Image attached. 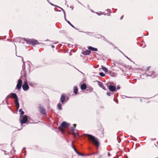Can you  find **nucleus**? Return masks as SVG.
Here are the masks:
<instances>
[{
	"label": "nucleus",
	"mask_w": 158,
	"mask_h": 158,
	"mask_svg": "<svg viewBox=\"0 0 158 158\" xmlns=\"http://www.w3.org/2000/svg\"><path fill=\"white\" fill-rule=\"evenodd\" d=\"M87 135L89 140L91 141L97 147L99 146L98 141L97 138L90 135Z\"/></svg>",
	"instance_id": "nucleus-1"
},
{
	"label": "nucleus",
	"mask_w": 158,
	"mask_h": 158,
	"mask_svg": "<svg viewBox=\"0 0 158 158\" xmlns=\"http://www.w3.org/2000/svg\"><path fill=\"white\" fill-rule=\"evenodd\" d=\"M8 97H9L13 98H15V102L18 109L19 107V104L18 101V97L15 94L12 93L9 94L8 96Z\"/></svg>",
	"instance_id": "nucleus-2"
},
{
	"label": "nucleus",
	"mask_w": 158,
	"mask_h": 158,
	"mask_svg": "<svg viewBox=\"0 0 158 158\" xmlns=\"http://www.w3.org/2000/svg\"><path fill=\"white\" fill-rule=\"evenodd\" d=\"M69 125V124L65 122H63L61 124V126L60 127V130L61 131L63 132L64 131V129L68 127Z\"/></svg>",
	"instance_id": "nucleus-3"
},
{
	"label": "nucleus",
	"mask_w": 158,
	"mask_h": 158,
	"mask_svg": "<svg viewBox=\"0 0 158 158\" xmlns=\"http://www.w3.org/2000/svg\"><path fill=\"white\" fill-rule=\"evenodd\" d=\"M22 87L24 90H27L28 89L29 87L28 85L27 81H24V84L22 86Z\"/></svg>",
	"instance_id": "nucleus-4"
},
{
	"label": "nucleus",
	"mask_w": 158,
	"mask_h": 158,
	"mask_svg": "<svg viewBox=\"0 0 158 158\" xmlns=\"http://www.w3.org/2000/svg\"><path fill=\"white\" fill-rule=\"evenodd\" d=\"M22 117V119L21 120V124L27 122V116L26 115H24L23 116H21L20 118Z\"/></svg>",
	"instance_id": "nucleus-5"
},
{
	"label": "nucleus",
	"mask_w": 158,
	"mask_h": 158,
	"mask_svg": "<svg viewBox=\"0 0 158 158\" xmlns=\"http://www.w3.org/2000/svg\"><path fill=\"white\" fill-rule=\"evenodd\" d=\"M22 85V81L21 79H19L18 81V83L16 85V87L18 89L21 88Z\"/></svg>",
	"instance_id": "nucleus-6"
},
{
	"label": "nucleus",
	"mask_w": 158,
	"mask_h": 158,
	"mask_svg": "<svg viewBox=\"0 0 158 158\" xmlns=\"http://www.w3.org/2000/svg\"><path fill=\"white\" fill-rule=\"evenodd\" d=\"M109 89L112 92L114 91L116 89L115 87L111 85L109 86Z\"/></svg>",
	"instance_id": "nucleus-7"
},
{
	"label": "nucleus",
	"mask_w": 158,
	"mask_h": 158,
	"mask_svg": "<svg viewBox=\"0 0 158 158\" xmlns=\"http://www.w3.org/2000/svg\"><path fill=\"white\" fill-rule=\"evenodd\" d=\"M90 52L89 50H86L83 52V54L85 55H89L90 54Z\"/></svg>",
	"instance_id": "nucleus-8"
},
{
	"label": "nucleus",
	"mask_w": 158,
	"mask_h": 158,
	"mask_svg": "<svg viewBox=\"0 0 158 158\" xmlns=\"http://www.w3.org/2000/svg\"><path fill=\"white\" fill-rule=\"evenodd\" d=\"M77 91L78 89L77 87L74 86L73 87V92L74 93L76 94H77Z\"/></svg>",
	"instance_id": "nucleus-9"
},
{
	"label": "nucleus",
	"mask_w": 158,
	"mask_h": 158,
	"mask_svg": "<svg viewBox=\"0 0 158 158\" xmlns=\"http://www.w3.org/2000/svg\"><path fill=\"white\" fill-rule=\"evenodd\" d=\"M102 70L105 73H107L108 72V69L104 67L103 66H102Z\"/></svg>",
	"instance_id": "nucleus-10"
},
{
	"label": "nucleus",
	"mask_w": 158,
	"mask_h": 158,
	"mask_svg": "<svg viewBox=\"0 0 158 158\" xmlns=\"http://www.w3.org/2000/svg\"><path fill=\"white\" fill-rule=\"evenodd\" d=\"M90 50H91L93 51H97L98 50V49L96 48H93L92 47H89L88 48Z\"/></svg>",
	"instance_id": "nucleus-11"
},
{
	"label": "nucleus",
	"mask_w": 158,
	"mask_h": 158,
	"mask_svg": "<svg viewBox=\"0 0 158 158\" xmlns=\"http://www.w3.org/2000/svg\"><path fill=\"white\" fill-rule=\"evenodd\" d=\"M86 87V86L85 84H83L81 86V89L82 90L85 89Z\"/></svg>",
	"instance_id": "nucleus-12"
},
{
	"label": "nucleus",
	"mask_w": 158,
	"mask_h": 158,
	"mask_svg": "<svg viewBox=\"0 0 158 158\" xmlns=\"http://www.w3.org/2000/svg\"><path fill=\"white\" fill-rule=\"evenodd\" d=\"M65 96L64 95H62L61 97V101L62 102H63L65 100Z\"/></svg>",
	"instance_id": "nucleus-13"
},
{
	"label": "nucleus",
	"mask_w": 158,
	"mask_h": 158,
	"mask_svg": "<svg viewBox=\"0 0 158 158\" xmlns=\"http://www.w3.org/2000/svg\"><path fill=\"white\" fill-rule=\"evenodd\" d=\"M31 43L32 44L35 45L37 44V41L35 40H32L31 41Z\"/></svg>",
	"instance_id": "nucleus-14"
},
{
	"label": "nucleus",
	"mask_w": 158,
	"mask_h": 158,
	"mask_svg": "<svg viewBox=\"0 0 158 158\" xmlns=\"http://www.w3.org/2000/svg\"><path fill=\"white\" fill-rule=\"evenodd\" d=\"M57 107L59 110H62V108L61 107V105L60 104H58L57 105Z\"/></svg>",
	"instance_id": "nucleus-15"
},
{
	"label": "nucleus",
	"mask_w": 158,
	"mask_h": 158,
	"mask_svg": "<svg viewBox=\"0 0 158 158\" xmlns=\"http://www.w3.org/2000/svg\"><path fill=\"white\" fill-rule=\"evenodd\" d=\"M100 75L102 77H104L105 76V74H104L102 72H101L100 73Z\"/></svg>",
	"instance_id": "nucleus-16"
},
{
	"label": "nucleus",
	"mask_w": 158,
	"mask_h": 158,
	"mask_svg": "<svg viewBox=\"0 0 158 158\" xmlns=\"http://www.w3.org/2000/svg\"><path fill=\"white\" fill-rule=\"evenodd\" d=\"M19 111L21 113V114H24V112L21 109H20L19 110Z\"/></svg>",
	"instance_id": "nucleus-17"
},
{
	"label": "nucleus",
	"mask_w": 158,
	"mask_h": 158,
	"mask_svg": "<svg viewBox=\"0 0 158 158\" xmlns=\"http://www.w3.org/2000/svg\"><path fill=\"white\" fill-rule=\"evenodd\" d=\"M120 87L119 86H118L117 87V89H120Z\"/></svg>",
	"instance_id": "nucleus-18"
},
{
	"label": "nucleus",
	"mask_w": 158,
	"mask_h": 158,
	"mask_svg": "<svg viewBox=\"0 0 158 158\" xmlns=\"http://www.w3.org/2000/svg\"><path fill=\"white\" fill-rule=\"evenodd\" d=\"M107 94L109 95V96H110V93H107Z\"/></svg>",
	"instance_id": "nucleus-19"
},
{
	"label": "nucleus",
	"mask_w": 158,
	"mask_h": 158,
	"mask_svg": "<svg viewBox=\"0 0 158 158\" xmlns=\"http://www.w3.org/2000/svg\"><path fill=\"white\" fill-rule=\"evenodd\" d=\"M67 22H68V23L69 24H70V23H70V22L69 21H67Z\"/></svg>",
	"instance_id": "nucleus-20"
},
{
	"label": "nucleus",
	"mask_w": 158,
	"mask_h": 158,
	"mask_svg": "<svg viewBox=\"0 0 158 158\" xmlns=\"http://www.w3.org/2000/svg\"><path fill=\"white\" fill-rule=\"evenodd\" d=\"M74 126L75 127H76V124H74Z\"/></svg>",
	"instance_id": "nucleus-21"
},
{
	"label": "nucleus",
	"mask_w": 158,
	"mask_h": 158,
	"mask_svg": "<svg viewBox=\"0 0 158 158\" xmlns=\"http://www.w3.org/2000/svg\"><path fill=\"white\" fill-rule=\"evenodd\" d=\"M72 131H73L74 130V129L73 128H72Z\"/></svg>",
	"instance_id": "nucleus-22"
},
{
	"label": "nucleus",
	"mask_w": 158,
	"mask_h": 158,
	"mask_svg": "<svg viewBox=\"0 0 158 158\" xmlns=\"http://www.w3.org/2000/svg\"><path fill=\"white\" fill-rule=\"evenodd\" d=\"M72 27H73V25L71 24L70 23V24Z\"/></svg>",
	"instance_id": "nucleus-23"
},
{
	"label": "nucleus",
	"mask_w": 158,
	"mask_h": 158,
	"mask_svg": "<svg viewBox=\"0 0 158 158\" xmlns=\"http://www.w3.org/2000/svg\"><path fill=\"white\" fill-rule=\"evenodd\" d=\"M72 27H73V25L71 24L70 23V24Z\"/></svg>",
	"instance_id": "nucleus-24"
},
{
	"label": "nucleus",
	"mask_w": 158,
	"mask_h": 158,
	"mask_svg": "<svg viewBox=\"0 0 158 158\" xmlns=\"http://www.w3.org/2000/svg\"><path fill=\"white\" fill-rule=\"evenodd\" d=\"M79 155H82V154H80V153H78Z\"/></svg>",
	"instance_id": "nucleus-25"
},
{
	"label": "nucleus",
	"mask_w": 158,
	"mask_h": 158,
	"mask_svg": "<svg viewBox=\"0 0 158 158\" xmlns=\"http://www.w3.org/2000/svg\"><path fill=\"white\" fill-rule=\"evenodd\" d=\"M52 48H54V46H53V45H52Z\"/></svg>",
	"instance_id": "nucleus-26"
},
{
	"label": "nucleus",
	"mask_w": 158,
	"mask_h": 158,
	"mask_svg": "<svg viewBox=\"0 0 158 158\" xmlns=\"http://www.w3.org/2000/svg\"><path fill=\"white\" fill-rule=\"evenodd\" d=\"M64 16H65V13H64Z\"/></svg>",
	"instance_id": "nucleus-27"
}]
</instances>
